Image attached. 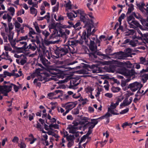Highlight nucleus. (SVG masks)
Returning a JSON list of instances; mask_svg holds the SVG:
<instances>
[{"label":"nucleus","instance_id":"c756f323","mask_svg":"<svg viewBox=\"0 0 148 148\" xmlns=\"http://www.w3.org/2000/svg\"><path fill=\"white\" fill-rule=\"evenodd\" d=\"M20 43L21 45H23V46L21 47H18L17 48V49L19 50L21 49H23L24 50L26 49V47H27V43L26 42L22 41L20 42Z\"/></svg>","mask_w":148,"mask_h":148},{"label":"nucleus","instance_id":"bb28decb","mask_svg":"<svg viewBox=\"0 0 148 148\" xmlns=\"http://www.w3.org/2000/svg\"><path fill=\"white\" fill-rule=\"evenodd\" d=\"M40 38L39 36L36 35L34 38H33V39L31 40V41L33 43L36 42L38 44H40Z\"/></svg>","mask_w":148,"mask_h":148},{"label":"nucleus","instance_id":"a211bd4d","mask_svg":"<svg viewBox=\"0 0 148 148\" xmlns=\"http://www.w3.org/2000/svg\"><path fill=\"white\" fill-rule=\"evenodd\" d=\"M40 60L44 65L47 66L50 64V62L48 61L42 55H41L40 56Z\"/></svg>","mask_w":148,"mask_h":148},{"label":"nucleus","instance_id":"a18cd8bd","mask_svg":"<svg viewBox=\"0 0 148 148\" xmlns=\"http://www.w3.org/2000/svg\"><path fill=\"white\" fill-rule=\"evenodd\" d=\"M1 35L3 37L4 42H8V37L6 35L5 33L3 32H1Z\"/></svg>","mask_w":148,"mask_h":148},{"label":"nucleus","instance_id":"72a5a7b5","mask_svg":"<svg viewBox=\"0 0 148 148\" xmlns=\"http://www.w3.org/2000/svg\"><path fill=\"white\" fill-rule=\"evenodd\" d=\"M141 36L142 37L143 39L147 43H148V33H146L144 34L141 33Z\"/></svg>","mask_w":148,"mask_h":148},{"label":"nucleus","instance_id":"c03bdc74","mask_svg":"<svg viewBox=\"0 0 148 148\" xmlns=\"http://www.w3.org/2000/svg\"><path fill=\"white\" fill-rule=\"evenodd\" d=\"M8 26L9 29V34H12L14 33L13 32H11V30L13 28V27L12 23L9 22L8 24Z\"/></svg>","mask_w":148,"mask_h":148},{"label":"nucleus","instance_id":"f704fd0d","mask_svg":"<svg viewBox=\"0 0 148 148\" xmlns=\"http://www.w3.org/2000/svg\"><path fill=\"white\" fill-rule=\"evenodd\" d=\"M49 73H48L49 74V73L53 75H56L58 73V70L56 69H51L49 71Z\"/></svg>","mask_w":148,"mask_h":148},{"label":"nucleus","instance_id":"69168bd1","mask_svg":"<svg viewBox=\"0 0 148 148\" xmlns=\"http://www.w3.org/2000/svg\"><path fill=\"white\" fill-rule=\"evenodd\" d=\"M6 56L7 57V58H2V59L9 60L10 61V62H11L12 61V60L11 58H10V56L8 54L6 55Z\"/></svg>","mask_w":148,"mask_h":148},{"label":"nucleus","instance_id":"6e6552de","mask_svg":"<svg viewBox=\"0 0 148 148\" xmlns=\"http://www.w3.org/2000/svg\"><path fill=\"white\" fill-rule=\"evenodd\" d=\"M50 75L48 72H45L42 75H39L38 76L37 79H35L34 81V83H35L38 80L40 81H42L43 80L47 81V77L50 76Z\"/></svg>","mask_w":148,"mask_h":148},{"label":"nucleus","instance_id":"f03ea898","mask_svg":"<svg viewBox=\"0 0 148 148\" xmlns=\"http://www.w3.org/2000/svg\"><path fill=\"white\" fill-rule=\"evenodd\" d=\"M70 52L72 53L75 52L72 51V49L68 45H64L62 46L57 47L54 50V52L56 56H53L54 58L57 59L59 57H61L63 56L66 55L67 53Z\"/></svg>","mask_w":148,"mask_h":148},{"label":"nucleus","instance_id":"58836bf2","mask_svg":"<svg viewBox=\"0 0 148 148\" xmlns=\"http://www.w3.org/2000/svg\"><path fill=\"white\" fill-rule=\"evenodd\" d=\"M112 50L111 49V46H110L108 47V48L106 49V53L107 54V55H112Z\"/></svg>","mask_w":148,"mask_h":148},{"label":"nucleus","instance_id":"e433bc0d","mask_svg":"<svg viewBox=\"0 0 148 148\" xmlns=\"http://www.w3.org/2000/svg\"><path fill=\"white\" fill-rule=\"evenodd\" d=\"M36 127L37 129H38L39 130L42 131V133H46V132L44 130L43 128L42 127V125L38 122V121H37V123L36 125Z\"/></svg>","mask_w":148,"mask_h":148},{"label":"nucleus","instance_id":"a19ab883","mask_svg":"<svg viewBox=\"0 0 148 148\" xmlns=\"http://www.w3.org/2000/svg\"><path fill=\"white\" fill-rule=\"evenodd\" d=\"M134 6L131 3L130 4V5L129 7V8L128 9V11L127 12V13L128 14L130 13L134 10Z\"/></svg>","mask_w":148,"mask_h":148},{"label":"nucleus","instance_id":"1a4fd4ad","mask_svg":"<svg viewBox=\"0 0 148 148\" xmlns=\"http://www.w3.org/2000/svg\"><path fill=\"white\" fill-rule=\"evenodd\" d=\"M84 69L77 71L79 74H87L88 73V71H89V69H92L93 65H90L88 64H85L84 66Z\"/></svg>","mask_w":148,"mask_h":148},{"label":"nucleus","instance_id":"0e129e2a","mask_svg":"<svg viewBox=\"0 0 148 148\" xmlns=\"http://www.w3.org/2000/svg\"><path fill=\"white\" fill-rule=\"evenodd\" d=\"M18 146L20 147V148H25L26 147V145L23 142H21L20 144H19Z\"/></svg>","mask_w":148,"mask_h":148},{"label":"nucleus","instance_id":"5fc2aeb1","mask_svg":"<svg viewBox=\"0 0 148 148\" xmlns=\"http://www.w3.org/2000/svg\"><path fill=\"white\" fill-rule=\"evenodd\" d=\"M8 9L11 12V15L13 16L14 14L15 9L14 8L12 7H10Z\"/></svg>","mask_w":148,"mask_h":148},{"label":"nucleus","instance_id":"b1692460","mask_svg":"<svg viewBox=\"0 0 148 148\" xmlns=\"http://www.w3.org/2000/svg\"><path fill=\"white\" fill-rule=\"evenodd\" d=\"M95 126L93 124H90L89 123V122H88L83 126V127L84 129H86L87 127H88V129L92 130Z\"/></svg>","mask_w":148,"mask_h":148},{"label":"nucleus","instance_id":"ea45409f","mask_svg":"<svg viewBox=\"0 0 148 148\" xmlns=\"http://www.w3.org/2000/svg\"><path fill=\"white\" fill-rule=\"evenodd\" d=\"M31 13L32 14H35V16H36L37 13V10L34 7H31L30 8Z\"/></svg>","mask_w":148,"mask_h":148},{"label":"nucleus","instance_id":"9b49d317","mask_svg":"<svg viewBox=\"0 0 148 148\" xmlns=\"http://www.w3.org/2000/svg\"><path fill=\"white\" fill-rule=\"evenodd\" d=\"M129 26L130 28L136 29L137 28H139L141 29L142 28V26L139 23L136 21L132 20L131 23H130Z\"/></svg>","mask_w":148,"mask_h":148},{"label":"nucleus","instance_id":"37998d69","mask_svg":"<svg viewBox=\"0 0 148 148\" xmlns=\"http://www.w3.org/2000/svg\"><path fill=\"white\" fill-rule=\"evenodd\" d=\"M111 90L113 92H119L121 90V88L118 87L113 86L111 88Z\"/></svg>","mask_w":148,"mask_h":148},{"label":"nucleus","instance_id":"423d86ee","mask_svg":"<svg viewBox=\"0 0 148 148\" xmlns=\"http://www.w3.org/2000/svg\"><path fill=\"white\" fill-rule=\"evenodd\" d=\"M143 87V85L137 82H135L130 84L127 87L128 88H130L132 91L135 92L138 89H140Z\"/></svg>","mask_w":148,"mask_h":148},{"label":"nucleus","instance_id":"ddd939ff","mask_svg":"<svg viewBox=\"0 0 148 148\" xmlns=\"http://www.w3.org/2000/svg\"><path fill=\"white\" fill-rule=\"evenodd\" d=\"M76 104L74 102H68L62 106L65 108V109H68L70 111L75 107Z\"/></svg>","mask_w":148,"mask_h":148},{"label":"nucleus","instance_id":"603ef678","mask_svg":"<svg viewBox=\"0 0 148 148\" xmlns=\"http://www.w3.org/2000/svg\"><path fill=\"white\" fill-rule=\"evenodd\" d=\"M142 78L144 82H146L148 79V74H144L142 75Z\"/></svg>","mask_w":148,"mask_h":148},{"label":"nucleus","instance_id":"f257e3e1","mask_svg":"<svg viewBox=\"0 0 148 148\" xmlns=\"http://www.w3.org/2000/svg\"><path fill=\"white\" fill-rule=\"evenodd\" d=\"M80 21L83 22L85 25L88 27L87 29V34L86 30H84L83 32L81 38L86 40V37H88L89 36V32L91 31V29L93 27L94 23L92 20L89 19L86 15L84 16H80Z\"/></svg>","mask_w":148,"mask_h":148},{"label":"nucleus","instance_id":"9d476101","mask_svg":"<svg viewBox=\"0 0 148 148\" xmlns=\"http://www.w3.org/2000/svg\"><path fill=\"white\" fill-rule=\"evenodd\" d=\"M78 125L79 123H78L75 122L73 125H69L67 128L69 130V132L73 134L76 133L77 130L79 129L78 126Z\"/></svg>","mask_w":148,"mask_h":148},{"label":"nucleus","instance_id":"13d9d810","mask_svg":"<svg viewBox=\"0 0 148 148\" xmlns=\"http://www.w3.org/2000/svg\"><path fill=\"white\" fill-rule=\"evenodd\" d=\"M140 63L143 64H146V60L145 58L141 57L140 58Z\"/></svg>","mask_w":148,"mask_h":148},{"label":"nucleus","instance_id":"c9c22d12","mask_svg":"<svg viewBox=\"0 0 148 148\" xmlns=\"http://www.w3.org/2000/svg\"><path fill=\"white\" fill-rule=\"evenodd\" d=\"M122 64L128 68H131L132 66V64L129 61L122 63Z\"/></svg>","mask_w":148,"mask_h":148},{"label":"nucleus","instance_id":"c85d7f7f","mask_svg":"<svg viewBox=\"0 0 148 148\" xmlns=\"http://www.w3.org/2000/svg\"><path fill=\"white\" fill-rule=\"evenodd\" d=\"M62 92V91L60 90H57L55 91V92L49 93L48 94L47 96L49 98H51L52 97L56 95V94L59 92Z\"/></svg>","mask_w":148,"mask_h":148},{"label":"nucleus","instance_id":"cd10ccee","mask_svg":"<svg viewBox=\"0 0 148 148\" xmlns=\"http://www.w3.org/2000/svg\"><path fill=\"white\" fill-rule=\"evenodd\" d=\"M67 16L68 18L71 20H73V18H75L77 16V15L74 14L72 12L67 13Z\"/></svg>","mask_w":148,"mask_h":148},{"label":"nucleus","instance_id":"8fccbe9b","mask_svg":"<svg viewBox=\"0 0 148 148\" xmlns=\"http://www.w3.org/2000/svg\"><path fill=\"white\" fill-rule=\"evenodd\" d=\"M137 41L134 40H130L129 45H131L133 47H134L136 46Z\"/></svg>","mask_w":148,"mask_h":148},{"label":"nucleus","instance_id":"bf43d9fd","mask_svg":"<svg viewBox=\"0 0 148 148\" xmlns=\"http://www.w3.org/2000/svg\"><path fill=\"white\" fill-rule=\"evenodd\" d=\"M68 23L69 24V25L65 27L70 28L71 27H73L74 26L73 23L71 21H68Z\"/></svg>","mask_w":148,"mask_h":148},{"label":"nucleus","instance_id":"680f3d73","mask_svg":"<svg viewBox=\"0 0 148 148\" xmlns=\"http://www.w3.org/2000/svg\"><path fill=\"white\" fill-rule=\"evenodd\" d=\"M3 74L5 76H7L9 77L12 76L13 75L11 73H10L6 71H5L4 72Z\"/></svg>","mask_w":148,"mask_h":148},{"label":"nucleus","instance_id":"de8ad7c7","mask_svg":"<svg viewBox=\"0 0 148 148\" xmlns=\"http://www.w3.org/2000/svg\"><path fill=\"white\" fill-rule=\"evenodd\" d=\"M72 113L74 115H77L79 113V110L78 108H75L73 110L71 111Z\"/></svg>","mask_w":148,"mask_h":148},{"label":"nucleus","instance_id":"dca6fc26","mask_svg":"<svg viewBox=\"0 0 148 148\" xmlns=\"http://www.w3.org/2000/svg\"><path fill=\"white\" fill-rule=\"evenodd\" d=\"M78 80L75 78H73L70 81V85L69 88H74V86H76L79 84V82Z\"/></svg>","mask_w":148,"mask_h":148},{"label":"nucleus","instance_id":"39448f33","mask_svg":"<svg viewBox=\"0 0 148 148\" xmlns=\"http://www.w3.org/2000/svg\"><path fill=\"white\" fill-rule=\"evenodd\" d=\"M119 73L125 76L129 77L133 75L135 73L134 69L128 70L125 67L121 68L119 70Z\"/></svg>","mask_w":148,"mask_h":148},{"label":"nucleus","instance_id":"79ce46f5","mask_svg":"<svg viewBox=\"0 0 148 148\" xmlns=\"http://www.w3.org/2000/svg\"><path fill=\"white\" fill-rule=\"evenodd\" d=\"M64 137H66V139L68 141H73V138H74V135L71 136L70 135L69 136H67V135H64Z\"/></svg>","mask_w":148,"mask_h":148},{"label":"nucleus","instance_id":"7ed1b4c3","mask_svg":"<svg viewBox=\"0 0 148 148\" xmlns=\"http://www.w3.org/2000/svg\"><path fill=\"white\" fill-rule=\"evenodd\" d=\"M82 39L84 40L86 44L88 46L91 51L89 55V58L93 59L97 58V47L94 41L91 40L90 38H87L86 37V40L83 38Z\"/></svg>","mask_w":148,"mask_h":148},{"label":"nucleus","instance_id":"2eb2a0df","mask_svg":"<svg viewBox=\"0 0 148 148\" xmlns=\"http://www.w3.org/2000/svg\"><path fill=\"white\" fill-rule=\"evenodd\" d=\"M14 33L12 34H8V40L9 41L12 47L14 48L15 47V45L16 44L15 40H13V36Z\"/></svg>","mask_w":148,"mask_h":148},{"label":"nucleus","instance_id":"4468645a","mask_svg":"<svg viewBox=\"0 0 148 148\" xmlns=\"http://www.w3.org/2000/svg\"><path fill=\"white\" fill-rule=\"evenodd\" d=\"M114 109H112L111 108H108V112L106 114L103 116H104V118H105L109 117L110 116H111L112 115L110 114V112L112 114L115 115H118L119 114V113L115 112L114 111Z\"/></svg>","mask_w":148,"mask_h":148},{"label":"nucleus","instance_id":"0eeeda50","mask_svg":"<svg viewBox=\"0 0 148 148\" xmlns=\"http://www.w3.org/2000/svg\"><path fill=\"white\" fill-rule=\"evenodd\" d=\"M12 89L11 85H4L3 86H0V92L5 96H7L8 93Z\"/></svg>","mask_w":148,"mask_h":148},{"label":"nucleus","instance_id":"4d7b16f0","mask_svg":"<svg viewBox=\"0 0 148 148\" xmlns=\"http://www.w3.org/2000/svg\"><path fill=\"white\" fill-rule=\"evenodd\" d=\"M70 31L67 29H66L65 30V32H63L62 33V36H67L66 35H69L70 34Z\"/></svg>","mask_w":148,"mask_h":148},{"label":"nucleus","instance_id":"3c124183","mask_svg":"<svg viewBox=\"0 0 148 148\" xmlns=\"http://www.w3.org/2000/svg\"><path fill=\"white\" fill-rule=\"evenodd\" d=\"M80 100L82 102V104L83 105L86 104L87 103V101H88L86 98L84 99L82 97L80 98Z\"/></svg>","mask_w":148,"mask_h":148},{"label":"nucleus","instance_id":"f3484780","mask_svg":"<svg viewBox=\"0 0 148 148\" xmlns=\"http://www.w3.org/2000/svg\"><path fill=\"white\" fill-rule=\"evenodd\" d=\"M132 15L133 17L134 16L136 18L138 19L141 21L142 25L143 22L144 21H146V20L143 18L142 16L138 13H135L134 12H133L132 13Z\"/></svg>","mask_w":148,"mask_h":148},{"label":"nucleus","instance_id":"49530a36","mask_svg":"<svg viewBox=\"0 0 148 148\" xmlns=\"http://www.w3.org/2000/svg\"><path fill=\"white\" fill-rule=\"evenodd\" d=\"M125 14L124 13H122L121 16L119 17L118 19V21L119 23V25H121V21L122 19H124L125 17Z\"/></svg>","mask_w":148,"mask_h":148},{"label":"nucleus","instance_id":"a878e982","mask_svg":"<svg viewBox=\"0 0 148 148\" xmlns=\"http://www.w3.org/2000/svg\"><path fill=\"white\" fill-rule=\"evenodd\" d=\"M32 44L34 45L32 46V44H29L28 46H27L26 47V49H30L32 51H34L36 49L37 46L35 45L34 43L33 42Z\"/></svg>","mask_w":148,"mask_h":148},{"label":"nucleus","instance_id":"f8f14e48","mask_svg":"<svg viewBox=\"0 0 148 148\" xmlns=\"http://www.w3.org/2000/svg\"><path fill=\"white\" fill-rule=\"evenodd\" d=\"M132 97H130L129 99L130 101L129 102L128 98H125L123 102L120 105V108H121L123 107L127 106L129 105L132 102Z\"/></svg>","mask_w":148,"mask_h":148},{"label":"nucleus","instance_id":"393cba45","mask_svg":"<svg viewBox=\"0 0 148 148\" xmlns=\"http://www.w3.org/2000/svg\"><path fill=\"white\" fill-rule=\"evenodd\" d=\"M36 34L37 35V33L33 29L32 27L29 28V32L28 33L29 36L34 38V37L32 36V35Z\"/></svg>","mask_w":148,"mask_h":148},{"label":"nucleus","instance_id":"774afa93","mask_svg":"<svg viewBox=\"0 0 148 148\" xmlns=\"http://www.w3.org/2000/svg\"><path fill=\"white\" fill-rule=\"evenodd\" d=\"M143 25L145 27H148V18L146 21H144L143 22Z\"/></svg>","mask_w":148,"mask_h":148},{"label":"nucleus","instance_id":"052dcab7","mask_svg":"<svg viewBox=\"0 0 148 148\" xmlns=\"http://www.w3.org/2000/svg\"><path fill=\"white\" fill-rule=\"evenodd\" d=\"M44 18L46 19L47 23H49V20H48V18H47V16L45 15L44 17H40L38 18V20L39 21L43 20Z\"/></svg>","mask_w":148,"mask_h":148},{"label":"nucleus","instance_id":"5701e85b","mask_svg":"<svg viewBox=\"0 0 148 148\" xmlns=\"http://www.w3.org/2000/svg\"><path fill=\"white\" fill-rule=\"evenodd\" d=\"M42 33L45 36L44 40L45 41H47L49 40V38H48V37L50 33L47 31L46 30L42 31Z\"/></svg>","mask_w":148,"mask_h":148},{"label":"nucleus","instance_id":"4be33fe9","mask_svg":"<svg viewBox=\"0 0 148 148\" xmlns=\"http://www.w3.org/2000/svg\"><path fill=\"white\" fill-rule=\"evenodd\" d=\"M112 55L113 56V58L115 59H122L123 58L121 53L119 52L114 53H112Z\"/></svg>","mask_w":148,"mask_h":148},{"label":"nucleus","instance_id":"20e7f679","mask_svg":"<svg viewBox=\"0 0 148 148\" xmlns=\"http://www.w3.org/2000/svg\"><path fill=\"white\" fill-rule=\"evenodd\" d=\"M137 8L144 15H148V7H145L144 1H142L136 4Z\"/></svg>","mask_w":148,"mask_h":148},{"label":"nucleus","instance_id":"6e6d98bb","mask_svg":"<svg viewBox=\"0 0 148 148\" xmlns=\"http://www.w3.org/2000/svg\"><path fill=\"white\" fill-rule=\"evenodd\" d=\"M10 85H11L12 86H13L14 90L15 92H16L18 91V90L19 88L16 85L12 83Z\"/></svg>","mask_w":148,"mask_h":148},{"label":"nucleus","instance_id":"6ab92c4d","mask_svg":"<svg viewBox=\"0 0 148 148\" xmlns=\"http://www.w3.org/2000/svg\"><path fill=\"white\" fill-rule=\"evenodd\" d=\"M92 71L94 73H98L102 72V70L101 67L93 65Z\"/></svg>","mask_w":148,"mask_h":148},{"label":"nucleus","instance_id":"4c0bfd02","mask_svg":"<svg viewBox=\"0 0 148 148\" xmlns=\"http://www.w3.org/2000/svg\"><path fill=\"white\" fill-rule=\"evenodd\" d=\"M34 26L37 32L36 33H37L38 35L39 34H40L41 32L42 33V31L41 30H40L39 27L38 26V24L37 23H36V24L34 23Z\"/></svg>","mask_w":148,"mask_h":148},{"label":"nucleus","instance_id":"338daca9","mask_svg":"<svg viewBox=\"0 0 148 148\" xmlns=\"http://www.w3.org/2000/svg\"><path fill=\"white\" fill-rule=\"evenodd\" d=\"M88 136L86 135H84L81 138L80 141L79 143V144H80L84 140H85Z\"/></svg>","mask_w":148,"mask_h":148},{"label":"nucleus","instance_id":"09e8293b","mask_svg":"<svg viewBox=\"0 0 148 148\" xmlns=\"http://www.w3.org/2000/svg\"><path fill=\"white\" fill-rule=\"evenodd\" d=\"M134 18L133 17V16L132 15V14L131 15L129 16L127 18V21L128 23L129 24H130V23H131L132 21V19H134Z\"/></svg>","mask_w":148,"mask_h":148},{"label":"nucleus","instance_id":"864d4df0","mask_svg":"<svg viewBox=\"0 0 148 148\" xmlns=\"http://www.w3.org/2000/svg\"><path fill=\"white\" fill-rule=\"evenodd\" d=\"M67 42L68 44L70 46L75 45L77 43L76 41L74 40H68Z\"/></svg>","mask_w":148,"mask_h":148},{"label":"nucleus","instance_id":"7c9ffc66","mask_svg":"<svg viewBox=\"0 0 148 148\" xmlns=\"http://www.w3.org/2000/svg\"><path fill=\"white\" fill-rule=\"evenodd\" d=\"M135 32L134 29H128V31L125 33L126 36H129L132 35Z\"/></svg>","mask_w":148,"mask_h":148},{"label":"nucleus","instance_id":"e2e57ef3","mask_svg":"<svg viewBox=\"0 0 148 148\" xmlns=\"http://www.w3.org/2000/svg\"><path fill=\"white\" fill-rule=\"evenodd\" d=\"M118 105H117L116 104V103H114L113 102H111L110 108H111L112 109H114L116 108L117 106Z\"/></svg>","mask_w":148,"mask_h":148},{"label":"nucleus","instance_id":"473e14b6","mask_svg":"<svg viewBox=\"0 0 148 148\" xmlns=\"http://www.w3.org/2000/svg\"><path fill=\"white\" fill-rule=\"evenodd\" d=\"M57 33L58 32L56 31H55V32L53 31V33L49 37V40H50L53 39L56 37L57 36Z\"/></svg>","mask_w":148,"mask_h":148},{"label":"nucleus","instance_id":"aec40b11","mask_svg":"<svg viewBox=\"0 0 148 148\" xmlns=\"http://www.w3.org/2000/svg\"><path fill=\"white\" fill-rule=\"evenodd\" d=\"M104 116H103L96 119H92L90 120L91 121H89V123L90 124H92L95 126L99 121V119H104Z\"/></svg>","mask_w":148,"mask_h":148},{"label":"nucleus","instance_id":"412c9836","mask_svg":"<svg viewBox=\"0 0 148 148\" xmlns=\"http://www.w3.org/2000/svg\"><path fill=\"white\" fill-rule=\"evenodd\" d=\"M90 120L89 118L86 117H83L81 118L80 121L79 122V123L81 125H84L88 122H89L88 121Z\"/></svg>","mask_w":148,"mask_h":148},{"label":"nucleus","instance_id":"2f4dec72","mask_svg":"<svg viewBox=\"0 0 148 148\" xmlns=\"http://www.w3.org/2000/svg\"><path fill=\"white\" fill-rule=\"evenodd\" d=\"M3 18L4 20L8 18V21L9 23L11 21L12 17L10 16L9 14H4L3 16Z\"/></svg>","mask_w":148,"mask_h":148}]
</instances>
